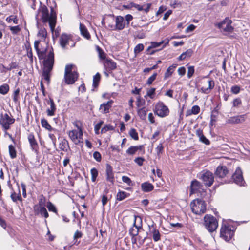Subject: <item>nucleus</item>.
Segmentation results:
<instances>
[{"mask_svg": "<svg viewBox=\"0 0 250 250\" xmlns=\"http://www.w3.org/2000/svg\"><path fill=\"white\" fill-rule=\"evenodd\" d=\"M41 124L42 127L49 131L54 130L49 124L47 120L45 118L41 119Z\"/></svg>", "mask_w": 250, "mask_h": 250, "instance_id": "obj_44", "label": "nucleus"}, {"mask_svg": "<svg viewBox=\"0 0 250 250\" xmlns=\"http://www.w3.org/2000/svg\"><path fill=\"white\" fill-rule=\"evenodd\" d=\"M195 72L194 67L193 66H189L188 67V71L187 73V77L188 79L191 78Z\"/></svg>", "mask_w": 250, "mask_h": 250, "instance_id": "obj_61", "label": "nucleus"}, {"mask_svg": "<svg viewBox=\"0 0 250 250\" xmlns=\"http://www.w3.org/2000/svg\"><path fill=\"white\" fill-rule=\"evenodd\" d=\"M9 29L11 31L12 34L13 35L17 34L21 30L19 25H17L15 26H10Z\"/></svg>", "mask_w": 250, "mask_h": 250, "instance_id": "obj_59", "label": "nucleus"}, {"mask_svg": "<svg viewBox=\"0 0 250 250\" xmlns=\"http://www.w3.org/2000/svg\"><path fill=\"white\" fill-rule=\"evenodd\" d=\"M129 135L134 140H138V133L135 128H131L129 131Z\"/></svg>", "mask_w": 250, "mask_h": 250, "instance_id": "obj_50", "label": "nucleus"}, {"mask_svg": "<svg viewBox=\"0 0 250 250\" xmlns=\"http://www.w3.org/2000/svg\"><path fill=\"white\" fill-rule=\"evenodd\" d=\"M142 190L144 192H149L154 189V186L148 182H145L141 184Z\"/></svg>", "mask_w": 250, "mask_h": 250, "instance_id": "obj_29", "label": "nucleus"}, {"mask_svg": "<svg viewBox=\"0 0 250 250\" xmlns=\"http://www.w3.org/2000/svg\"><path fill=\"white\" fill-rule=\"evenodd\" d=\"M80 30L81 34L82 36L85 38L87 40H90L91 39V35L88 32L87 28L83 23H80Z\"/></svg>", "mask_w": 250, "mask_h": 250, "instance_id": "obj_30", "label": "nucleus"}, {"mask_svg": "<svg viewBox=\"0 0 250 250\" xmlns=\"http://www.w3.org/2000/svg\"><path fill=\"white\" fill-rule=\"evenodd\" d=\"M96 50L98 52V57L100 60L105 61L107 59L106 58V54L99 46H96Z\"/></svg>", "mask_w": 250, "mask_h": 250, "instance_id": "obj_43", "label": "nucleus"}, {"mask_svg": "<svg viewBox=\"0 0 250 250\" xmlns=\"http://www.w3.org/2000/svg\"><path fill=\"white\" fill-rule=\"evenodd\" d=\"M10 89L8 84L4 83L0 86V93L2 95H6L9 92Z\"/></svg>", "mask_w": 250, "mask_h": 250, "instance_id": "obj_47", "label": "nucleus"}, {"mask_svg": "<svg viewBox=\"0 0 250 250\" xmlns=\"http://www.w3.org/2000/svg\"><path fill=\"white\" fill-rule=\"evenodd\" d=\"M164 146L162 143H160L156 148V151L157 154V156L160 157L161 155L164 152Z\"/></svg>", "mask_w": 250, "mask_h": 250, "instance_id": "obj_57", "label": "nucleus"}, {"mask_svg": "<svg viewBox=\"0 0 250 250\" xmlns=\"http://www.w3.org/2000/svg\"><path fill=\"white\" fill-rule=\"evenodd\" d=\"M232 21L228 17L226 18L221 22L217 24V27L222 31L226 32L232 33L234 27L231 25Z\"/></svg>", "mask_w": 250, "mask_h": 250, "instance_id": "obj_14", "label": "nucleus"}, {"mask_svg": "<svg viewBox=\"0 0 250 250\" xmlns=\"http://www.w3.org/2000/svg\"><path fill=\"white\" fill-rule=\"evenodd\" d=\"M234 235V228L233 226L227 224L221 225L220 237L226 242L229 241Z\"/></svg>", "mask_w": 250, "mask_h": 250, "instance_id": "obj_7", "label": "nucleus"}, {"mask_svg": "<svg viewBox=\"0 0 250 250\" xmlns=\"http://www.w3.org/2000/svg\"><path fill=\"white\" fill-rule=\"evenodd\" d=\"M59 148L62 151L67 152L70 149L68 140L65 138L62 139L59 143Z\"/></svg>", "mask_w": 250, "mask_h": 250, "instance_id": "obj_28", "label": "nucleus"}, {"mask_svg": "<svg viewBox=\"0 0 250 250\" xmlns=\"http://www.w3.org/2000/svg\"><path fill=\"white\" fill-rule=\"evenodd\" d=\"M47 104L50 105V108H48L46 109L47 115L49 117L54 116L57 110V107L54 100L51 97H49V99L47 100Z\"/></svg>", "mask_w": 250, "mask_h": 250, "instance_id": "obj_21", "label": "nucleus"}, {"mask_svg": "<svg viewBox=\"0 0 250 250\" xmlns=\"http://www.w3.org/2000/svg\"><path fill=\"white\" fill-rule=\"evenodd\" d=\"M114 127L110 124L106 125L104 127H103L101 131L102 134L105 133V132L108 131H111L114 130Z\"/></svg>", "mask_w": 250, "mask_h": 250, "instance_id": "obj_56", "label": "nucleus"}, {"mask_svg": "<svg viewBox=\"0 0 250 250\" xmlns=\"http://www.w3.org/2000/svg\"><path fill=\"white\" fill-rule=\"evenodd\" d=\"M38 11L42 22H48L50 30L53 33L57 23V13L54 8L51 7L49 14L47 6L41 3Z\"/></svg>", "mask_w": 250, "mask_h": 250, "instance_id": "obj_2", "label": "nucleus"}, {"mask_svg": "<svg viewBox=\"0 0 250 250\" xmlns=\"http://www.w3.org/2000/svg\"><path fill=\"white\" fill-rule=\"evenodd\" d=\"M177 66V64H173L172 65L167 68L164 74V78L165 80H167L168 78L171 76Z\"/></svg>", "mask_w": 250, "mask_h": 250, "instance_id": "obj_34", "label": "nucleus"}, {"mask_svg": "<svg viewBox=\"0 0 250 250\" xmlns=\"http://www.w3.org/2000/svg\"><path fill=\"white\" fill-rule=\"evenodd\" d=\"M200 108L198 105H194L192 107L191 109L188 110L186 113V116L188 117L191 115H197L199 113Z\"/></svg>", "mask_w": 250, "mask_h": 250, "instance_id": "obj_36", "label": "nucleus"}, {"mask_svg": "<svg viewBox=\"0 0 250 250\" xmlns=\"http://www.w3.org/2000/svg\"><path fill=\"white\" fill-rule=\"evenodd\" d=\"M37 36L40 38V40L42 42L46 41V38L47 37V32L46 29L42 27H41L37 33Z\"/></svg>", "mask_w": 250, "mask_h": 250, "instance_id": "obj_33", "label": "nucleus"}, {"mask_svg": "<svg viewBox=\"0 0 250 250\" xmlns=\"http://www.w3.org/2000/svg\"><path fill=\"white\" fill-rule=\"evenodd\" d=\"M217 178L220 179H225L230 175L229 170L226 166H218L214 172Z\"/></svg>", "mask_w": 250, "mask_h": 250, "instance_id": "obj_16", "label": "nucleus"}, {"mask_svg": "<svg viewBox=\"0 0 250 250\" xmlns=\"http://www.w3.org/2000/svg\"><path fill=\"white\" fill-rule=\"evenodd\" d=\"M129 196V193L124 191L119 190L116 195V200L120 201H122Z\"/></svg>", "mask_w": 250, "mask_h": 250, "instance_id": "obj_42", "label": "nucleus"}, {"mask_svg": "<svg viewBox=\"0 0 250 250\" xmlns=\"http://www.w3.org/2000/svg\"><path fill=\"white\" fill-rule=\"evenodd\" d=\"M104 73L108 76V73L111 72L117 68V63L111 59L107 58L103 62Z\"/></svg>", "mask_w": 250, "mask_h": 250, "instance_id": "obj_18", "label": "nucleus"}, {"mask_svg": "<svg viewBox=\"0 0 250 250\" xmlns=\"http://www.w3.org/2000/svg\"><path fill=\"white\" fill-rule=\"evenodd\" d=\"M70 139L77 145L83 143V130L73 129L67 133Z\"/></svg>", "mask_w": 250, "mask_h": 250, "instance_id": "obj_12", "label": "nucleus"}, {"mask_svg": "<svg viewBox=\"0 0 250 250\" xmlns=\"http://www.w3.org/2000/svg\"><path fill=\"white\" fill-rule=\"evenodd\" d=\"M150 234L152 236L155 242H158L161 240V235L159 230L157 229L156 225L149 226Z\"/></svg>", "mask_w": 250, "mask_h": 250, "instance_id": "obj_24", "label": "nucleus"}, {"mask_svg": "<svg viewBox=\"0 0 250 250\" xmlns=\"http://www.w3.org/2000/svg\"><path fill=\"white\" fill-rule=\"evenodd\" d=\"M164 43V41H162L160 42H152L150 44L151 45L148 47V51L150 50L152 48H155L161 46Z\"/></svg>", "mask_w": 250, "mask_h": 250, "instance_id": "obj_54", "label": "nucleus"}, {"mask_svg": "<svg viewBox=\"0 0 250 250\" xmlns=\"http://www.w3.org/2000/svg\"><path fill=\"white\" fill-rule=\"evenodd\" d=\"M6 21L7 22L10 23L13 21L15 24L18 23V19L16 16H10L6 18Z\"/></svg>", "mask_w": 250, "mask_h": 250, "instance_id": "obj_58", "label": "nucleus"}, {"mask_svg": "<svg viewBox=\"0 0 250 250\" xmlns=\"http://www.w3.org/2000/svg\"><path fill=\"white\" fill-rule=\"evenodd\" d=\"M105 176L107 182H110L112 185L114 184V173L112 166L109 164L106 165Z\"/></svg>", "mask_w": 250, "mask_h": 250, "instance_id": "obj_20", "label": "nucleus"}, {"mask_svg": "<svg viewBox=\"0 0 250 250\" xmlns=\"http://www.w3.org/2000/svg\"><path fill=\"white\" fill-rule=\"evenodd\" d=\"M197 86L200 88L201 93L208 94L214 88L215 83L208 76H205L198 79Z\"/></svg>", "mask_w": 250, "mask_h": 250, "instance_id": "obj_4", "label": "nucleus"}, {"mask_svg": "<svg viewBox=\"0 0 250 250\" xmlns=\"http://www.w3.org/2000/svg\"><path fill=\"white\" fill-rule=\"evenodd\" d=\"M34 48L39 60H42V76L49 84L55 63L54 49L49 45L48 41L42 42L41 40L34 42Z\"/></svg>", "mask_w": 250, "mask_h": 250, "instance_id": "obj_1", "label": "nucleus"}, {"mask_svg": "<svg viewBox=\"0 0 250 250\" xmlns=\"http://www.w3.org/2000/svg\"><path fill=\"white\" fill-rule=\"evenodd\" d=\"M203 220V225L208 232H213L218 228V220L212 215L206 214Z\"/></svg>", "mask_w": 250, "mask_h": 250, "instance_id": "obj_8", "label": "nucleus"}, {"mask_svg": "<svg viewBox=\"0 0 250 250\" xmlns=\"http://www.w3.org/2000/svg\"><path fill=\"white\" fill-rule=\"evenodd\" d=\"M190 206L192 212L196 215H201L206 212L207 204L202 199H194L190 203Z\"/></svg>", "mask_w": 250, "mask_h": 250, "instance_id": "obj_6", "label": "nucleus"}, {"mask_svg": "<svg viewBox=\"0 0 250 250\" xmlns=\"http://www.w3.org/2000/svg\"><path fill=\"white\" fill-rule=\"evenodd\" d=\"M242 100L240 98H235L232 102L233 107H238L242 104Z\"/></svg>", "mask_w": 250, "mask_h": 250, "instance_id": "obj_62", "label": "nucleus"}, {"mask_svg": "<svg viewBox=\"0 0 250 250\" xmlns=\"http://www.w3.org/2000/svg\"><path fill=\"white\" fill-rule=\"evenodd\" d=\"M15 122V119L10 112L8 113H1L0 114V125L3 131L5 133L7 134L10 140L15 144V139L12 137L11 134L7 133L9 130Z\"/></svg>", "mask_w": 250, "mask_h": 250, "instance_id": "obj_3", "label": "nucleus"}, {"mask_svg": "<svg viewBox=\"0 0 250 250\" xmlns=\"http://www.w3.org/2000/svg\"><path fill=\"white\" fill-rule=\"evenodd\" d=\"M25 48L26 50V55L29 58L30 62H33V52L31 44L29 42H27V43L25 44Z\"/></svg>", "mask_w": 250, "mask_h": 250, "instance_id": "obj_35", "label": "nucleus"}, {"mask_svg": "<svg viewBox=\"0 0 250 250\" xmlns=\"http://www.w3.org/2000/svg\"><path fill=\"white\" fill-rule=\"evenodd\" d=\"M202 187L203 185L198 180L195 179L192 181L189 188L190 195H192L199 192Z\"/></svg>", "mask_w": 250, "mask_h": 250, "instance_id": "obj_22", "label": "nucleus"}, {"mask_svg": "<svg viewBox=\"0 0 250 250\" xmlns=\"http://www.w3.org/2000/svg\"><path fill=\"white\" fill-rule=\"evenodd\" d=\"M246 119V114L237 115L230 117L227 123L231 124H238L244 122Z\"/></svg>", "mask_w": 250, "mask_h": 250, "instance_id": "obj_23", "label": "nucleus"}, {"mask_svg": "<svg viewBox=\"0 0 250 250\" xmlns=\"http://www.w3.org/2000/svg\"><path fill=\"white\" fill-rule=\"evenodd\" d=\"M10 197L12 201L14 202H17L18 200L21 202L22 201V199L20 191L18 194H17L15 192L12 193Z\"/></svg>", "mask_w": 250, "mask_h": 250, "instance_id": "obj_46", "label": "nucleus"}, {"mask_svg": "<svg viewBox=\"0 0 250 250\" xmlns=\"http://www.w3.org/2000/svg\"><path fill=\"white\" fill-rule=\"evenodd\" d=\"M90 173L91 174V180L92 182H95L96 178L98 175V172L95 167L91 169Z\"/></svg>", "mask_w": 250, "mask_h": 250, "instance_id": "obj_53", "label": "nucleus"}, {"mask_svg": "<svg viewBox=\"0 0 250 250\" xmlns=\"http://www.w3.org/2000/svg\"><path fill=\"white\" fill-rule=\"evenodd\" d=\"M75 65L72 64H67L65 66L64 80L67 84H73L78 79L79 73L74 68Z\"/></svg>", "mask_w": 250, "mask_h": 250, "instance_id": "obj_5", "label": "nucleus"}, {"mask_svg": "<svg viewBox=\"0 0 250 250\" xmlns=\"http://www.w3.org/2000/svg\"><path fill=\"white\" fill-rule=\"evenodd\" d=\"M144 49V45L142 43L138 44L134 48V53L135 55L138 54L140 52Z\"/></svg>", "mask_w": 250, "mask_h": 250, "instance_id": "obj_52", "label": "nucleus"}, {"mask_svg": "<svg viewBox=\"0 0 250 250\" xmlns=\"http://www.w3.org/2000/svg\"><path fill=\"white\" fill-rule=\"evenodd\" d=\"M34 211L36 214H40L45 218L49 217V213L47 212L45 207H33Z\"/></svg>", "mask_w": 250, "mask_h": 250, "instance_id": "obj_27", "label": "nucleus"}, {"mask_svg": "<svg viewBox=\"0 0 250 250\" xmlns=\"http://www.w3.org/2000/svg\"><path fill=\"white\" fill-rule=\"evenodd\" d=\"M73 125L77 128L78 130H83L82 129V123L79 120H76L73 122Z\"/></svg>", "mask_w": 250, "mask_h": 250, "instance_id": "obj_64", "label": "nucleus"}, {"mask_svg": "<svg viewBox=\"0 0 250 250\" xmlns=\"http://www.w3.org/2000/svg\"><path fill=\"white\" fill-rule=\"evenodd\" d=\"M193 53V50L192 49H188L185 52L181 54L178 58V60L179 61H183L186 59L189 58L192 56Z\"/></svg>", "mask_w": 250, "mask_h": 250, "instance_id": "obj_32", "label": "nucleus"}, {"mask_svg": "<svg viewBox=\"0 0 250 250\" xmlns=\"http://www.w3.org/2000/svg\"><path fill=\"white\" fill-rule=\"evenodd\" d=\"M113 101L110 100L106 103H104L101 104L99 110L101 112L104 114L108 113L109 112L110 108H111Z\"/></svg>", "mask_w": 250, "mask_h": 250, "instance_id": "obj_25", "label": "nucleus"}, {"mask_svg": "<svg viewBox=\"0 0 250 250\" xmlns=\"http://www.w3.org/2000/svg\"><path fill=\"white\" fill-rule=\"evenodd\" d=\"M155 91L156 88L154 87H151V88L147 89L146 94L145 96V97L146 98V96H148L150 99H153L155 94Z\"/></svg>", "mask_w": 250, "mask_h": 250, "instance_id": "obj_51", "label": "nucleus"}, {"mask_svg": "<svg viewBox=\"0 0 250 250\" xmlns=\"http://www.w3.org/2000/svg\"><path fill=\"white\" fill-rule=\"evenodd\" d=\"M20 91V88H18L14 91L13 94V100L16 104L19 103Z\"/></svg>", "mask_w": 250, "mask_h": 250, "instance_id": "obj_48", "label": "nucleus"}, {"mask_svg": "<svg viewBox=\"0 0 250 250\" xmlns=\"http://www.w3.org/2000/svg\"><path fill=\"white\" fill-rule=\"evenodd\" d=\"M122 180L123 182L126 183L129 186H133L134 185V183L132 181L131 179L126 176H123Z\"/></svg>", "mask_w": 250, "mask_h": 250, "instance_id": "obj_55", "label": "nucleus"}, {"mask_svg": "<svg viewBox=\"0 0 250 250\" xmlns=\"http://www.w3.org/2000/svg\"><path fill=\"white\" fill-rule=\"evenodd\" d=\"M203 182L206 187H211L214 181V177L212 172L209 170L204 172L201 177Z\"/></svg>", "mask_w": 250, "mask_h": 250, "instance_id": "obj_17", "label": "nucleus"}, {"mask_svg": "<svg viewBox=\"0 0 250 250\" xmlns=\"http://www.w3.org/2000/svg\"><path fill=\"white\" fill-rule=\"evenodd\" d=\"M101 79V74L97 72L95 75L93 77V83H92V90H94V89H97L100 84V82Z\"/></svg>", "mask_w": 250, "mask_h": 250, "instance_id": "obj_31", "label": "nucleus"}, {"mask_svg": "<svg viewBox=\"0 0 250 250\" xmlns=\"http://www.w3.org/2000/svg\"><path fill=\"white\" fill-rule=\"evenodd\" d=\"M157 76V73H154L152 75H151L150 77L148 78L146 81V84L147 85H150L152 83L155 81V80L156 78V77Z\"/></svg>", "mask_w": 250, "mask_h": 250, "instance_id": "obj_63", "label": "nucleus"}, {"mask_svg": "<svg viewBox=\"0 0 250 250\" xmlns=\"http://www.w3.org/2000/svg\"><path fill=\"white\" fill-rule=\"evenodd\" d=\"M143 151V153H145V149L144 145H139L136 146H131L129 147L128 149L126 151V152L127 154L130 155H133L135 154L137 151Z\"/></svg>", "mask_w": 250, "mask_h": 250, "instance_id": "obj_26", "label": "nucleus"}, {"mask_svg": "<svg viewBox=\"0 0 250 250\" xmlns=\"http://www.w3.org/2000/svg\"><path fill=\"white\" fill-rule=\"evenodd\" d=\"M147 111V110L146 109L145 107H143L137 110V114L140 119L142 120H145L146 119Z\"/></svg>", "mask_w": 250, "mask_h": 250, "instance_id": "obj_40", "label": "nucleus"}, {"mask_svg": "<svg viewBox=\"0 0 250 250\" xmlns=\"http://www.w3.org/2000/svg\"><path fill=\"white\" fill-rule=\"evenodd\" d=\"M231 179L234 183L240 186H244L245 183L242 171L239 167L236 169L235 172L231 175Z\"/></svg>", "mask_w": 250, "mask_h": 250, "instance_id": "obj_15", "label": "nucleus"}, {"mask_svg": "<svg viewBox=\"0 0 250 250\" xmlns=\"http://www.w3.org/2000/svg\"><path fill=\"white\" fill-rule=\"evenodd\" d=\"M46 207L48 210L50 212H53L56 214H58V210L55 205L50 201H48L46 203Z\"/></svg>", "mask_w": 250, "mask_h": 250, "instance_id": "obj_45", "label": "nucleus"}, {"mask_svg": "<svg viewBox=\"0 0 250 250\" xmlns=\"http://www.w3.org/2000/svg\"><path fill=\"white\" fill-rule=\"evenodd\" d=\"M46 197L43 194H41L38 197V204L35 205L34 207H45L46 206Z\"/></svg>", "mask_w": 250, "mask_h": 250, "instance_id": "obj_39", "label": "nucleus"}, {"mask_svg": "<svg viewBox=\"0 0 250 250\" xmlns=\"http://www.w3.org/2000/svg\"><path fill=\"white\" fill-rule=\"evenodd\" d=\"M218 115V112L216 108L212 111L210 116V121L209 123V126L212 127L217 121V119Z\"/></svg>", "mask_w": 250, "mask_h": 250, "instance_id": "obj_37", "label": "nucleus"}, {"mask_svg": "<svg viewBox=\"0 0 250 250\" xmlns=\"http://www.w3.org/2000/svg\"><path fill=\"white\" fill-rule=\"evenodd\" d=\"M8 151L10 157L12 159L16 158L17 156V152L14 146L10 144L8 146Z\"/></svg>", "mask_w": 250, "mask_h": 250, "instance_id": "obj_41", "label": "nucleus"}, {"mask_svg": "<svg viewBox=\"0 0 250 250\" xmlns=\"http://www.w3.org/2000/svg\"><path fill=\"white\" fill-rule=\"evenodd\" d=\"M112 24L107 25L108 27L111 30L119 31L125 28V22L124 18L121 16L115 17V20L112 19Z\"/></svg>", "mask_w": 250, "mask_h": 250, "instance_id": "obj_11", "label": "nucleus"}, {"mask_svg": "<svg viewBox=\"0 0 250 250\" xmlns=\"http://www.w3.org/2000/svg\"><path fill=\"white\" fill-rule=\"evenodd\" d=\"M143 229L142 219L139 216H134L133 226L129 229L130 235L138 236L140 229Z\"/></svg>", "mask_w": 250, "mask_h": 250, "instance_id": "obj_13", "label": "nucleus"}, {"mask_svg": "<svg viewBox=\"0 0 250 250\" xmlns=\"http://www.w3.org/2000/svg\"><path fill=\"white\" fill-rule=\"evenodd\" d=\"M153 111L155 115L162 118L169 116L170 114V110L168 106L161 101H159L156 103Z\"/></svg>", "mask_w": 250, "mask_h": 250, "instance_id": "obj_9", "label": "nucleus"}, {"mask_svg": "<svg viewBox=\"0 0 250 250\" xmlns=\"http://www.w3.org/2000/svg\"><path fill=\"white\" fill-rule=\"evenodd\" d=\"M28 141L29 142L31 149L36 154L39 153V146L36 140L35 135L33 132L30 133L27 136Z\"/></svg>", "mask_w": 250, "mask_h": 250, "instance_id": "obj_19", "label": "nucleus"}, {"mask_svg": "<svg viewBox=\"0 0 250 250\" xmlns=\"http://www.w3.org/2000/svg\"><path fill=\"white\" fill-rule=\"evenodd\" d=\"M104 124V122L103 121H100L99 123H98L96 125L94 126V131L95 133L96 134H99L100 132L99 130L102 125Z\"/></svg>", "mask_w": 250, "mask_h": 250, "instance_id": "obj_60", "label": "nucleus"}, {"mask_svg": "<svg viewBox=\"0 0 250 250\" xmlns=\"http://www.w3.org/2000/svg\"><path fill=\"white\" fill-rule=\"evenodd\" d=\"M59 44L63 49H68L67 46L71 47L75 46L76 42L73 39V36L70 34L62 33L59 37Z\"/></svg>", "mask_w": 250, "mask_h": 250, "instance_id": "obj_10", "label": "nucleus"}, {"mask_svg": "<svg viewBox=\"0 0 250 250\" xmlns=\"http://www.w3.org/2000/svg\"><path fill=\"white\" fill-rule=\"evenodd\" d=\"M83 236V233L82 231L78 230L76 231L73 235V244L76 246H78L80 243V241H78V239L81 238Z\"/></svg>", "mask_w": 250, "mask_h": 250, "instance_id": "obj_38", "label": "nucleus"}, {"mask_svg": "<svg viewBox=\"0 0 250 250\" xmlns=\"http://www.w3.org/2000/svg\"><path fill=\"white\" fill-rule=\"evenodd\" d=\"M146 104L145 100L139 95L137 98L136 106L139 108L145 106Z\"/></svg>", "mask_w": 250, "mask_h": 250, "instance_id": "obj_49", "label": "nucleus"}]
</instances>
